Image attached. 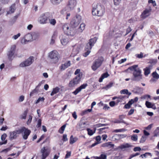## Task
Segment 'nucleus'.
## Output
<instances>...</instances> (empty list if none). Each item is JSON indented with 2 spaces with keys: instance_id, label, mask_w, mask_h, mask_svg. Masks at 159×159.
Listing matches in <instances>:
<instances>
[{
  "instance_id": "1",
  "label": "nucleus",
  "mask_w": 159,
  "mask_h": 159,
  "mask_svg": "<svg viewBox=\"0 0 159 159\" xmlns=\"http://www.w3.org/2000/svg\"><path fill=\"white\" fill-rule=\"evenodd\" d=\"M30 133V130L25 127H22L16 131L10 132L9 138L11 140H12L16 138L17 134H22L23 138L24 139H26Z\"/></svg>"
},
{
  "instance_id": "2",
  "label": "nucleus",
  "mask_w": 159,
  "mask_h": 159,
  "mask_svg": "<svg viewBox=\"0 0 159 159\" xmlns=\"http://www.w3.org/2000/svg\"><path fill=\"white\" fill-rule=\"evenodd\" d=\"M138 67L137 65H134L130 67L128 69L131 70H134L133 76L131 78L132 80L138 81L142 79L141 70Z\"/></svg>"
},
{
  "instance_id": "3",
  "label": "nucleus",
  "mask_w": 159,
  "mask_h": 159,
  "mask_svg": "<svg viewBox=\"0 0 159 159\" xmlns=\"http://www.w3.org/2000/svg\"><path fill=\"white\" fill-rule=\"evenodd\" d=\"M105 12L104 7L100 5L97 4L95 7H93L92 11L93 15L101 16L103 15Z\"/></svg>"
},
{
  "instance_id": "4",
  "label": "nucleus",
  "mask_w": 159,
  "mask_h": 159,
  "mask_svg": "<svg viewBox=\"0 0 159 159\" xmlns=\"http://www.w3.org/2000/svg\"><path fill=\"white\" fill-rule=\"evenodd\" d=\"M62 29L64 33L67 35L74 36L76 33L75 28H70L69 25L67 24H65L62 25Z\"/></svg>"
},
{
  "instance_id": "5",
  "label": "nucleus",
  "mask_w": 159,
  "mask_h": 159,
  "mask_svg": "<svg viewBox=\"0 0 159 159\" xmlns=\"http://www.w3.org/2000/svg\"><path fill=\"white\" fill-rule=\"evenodd\" d=\"M48 57L51 59V61L53 63H57L60 58L59 54L56 50H53L48 54Z\"/></svg>"
},
{
  "instance_id": "6",
  "label": "nucleus",
  "mask_w": 159,
  "mask_h": 159,
  "mask_svg": "<svg viewBox=\"0 0 159 159\" xmlns=\"http://www.w3.org/2000/svg\"><path fill=\"white\" fill-rule=\"evenodd\" d=\"M104 59L102 57H99L96 59L93 63L92 69L94 71L96 70L102 65Z\"/></svg>"
},
{
  "instance_id": "7",
  "label": "nucleus",
  "mask_w": 159,
  "mask_h": 159,
  "mask_svg": "<svg viewBox=\"0 0 159 159\" xmlns=\"http://www.w3.org/2000/svg\"><path fill=\"white\" fill-rule=\"evenodd\" d=\"M34 57L33 56H30L25 61L22 62L20 64V66L24 67L30 65L34 61Z\"/></svg>"
},
{
  "instance_id": "8",
  "label": "nucleus",
  "mask_w": 159,
  "mask_h": 159,
  "mask_svg": "<svg viewBox=\"0 0 159 159\" xmlns=\"http://www.w3.org/2000/svg\"><path fill=\"white\" fill-rule=\"evenodd\" d=\"M81 16H77L74 17L70 22V24L72 28H75L77 27L81 21Z\"/></svg>"
},
{
  "instance_id": "9",
  "label": "nucleus",
  "mask_w": 159,
  "mask_h": 159,
  "mask_svg": "<svg viewBox=\"0 0 159 159\" xmlns=\"http://www.w3.org/2000/svg\"><path fill=\"white\" fill-rule=\"evenodd\" d=\"M41 159H45L49 155L50 152V149L47 147H43L41 150Z\"/></svg>"
},
{
  "instance_id": "10",
  "label": "nucleus",
  "mask_w": 159,
  "mask_h": 159,
  "mask_svg": "<svg viewBox=\"0 0 159 159\" xmlns=\"http://www.w3.org/2000/svg\"><path fill=\"white\" fill-rule=\"evenodd\" d=\"M97 39L98 38L96 37H95L93 38L90 39L89 40V42L85 46V50L90 51L92 47L96 42Z\"/></svg>"
},
{
  "instance_id": "11",
  "label": "nucleus",
  "mask_w": 159,
  "mask_h": 159,
  "mask_svg": "<svg viewBox=\"0 0 159 159\" xmlns=\"http://www.w3.org/2000/svg\"><path fill=\"white\" fill-rule=\"evenodd\" d=\"M49 19L48 13L41 15L39 19V21L40 24H44L47 23V21Z\"/></svg>"
},
{
  "instance_id": "12",
  "label": "nucleus",
  "mask_w": 159,
  "mask_h": 159,
  "mask_svg": "<svg viewBox=\"0 0 159 159\" xmlns=\"http://www.w3.org/2000/svg\"><path fill=\"white\" fill-rule=\"evenodd\" d=\"M77 4L76 0H70L68 2L67 8L68 10L71 11L74 9Z\"/></svg>"
},
{
  "instance_id": "13",
  "label": "nucleus",
  "mask_w": 159,
  "mask_h": 159,
  "mask_svg": "<svg viewBox=\"0 0 159 159\" xmlns=\"http://www.w3.org/2000/svg\"><path fill=\"white\" fill-rule=\"evenodd\" d=\"M152 9L150 7H148L146 9L143 11L141 15V18L144 19L149 16L150 14V13L152 11Z\"/></svg>"
},
{
  "instance_id": "14",
  "label": "nucleus",
  "mask_w": 159,
  "mask_h": 159,
  "mask_svg": "<svg viewBox=\"0 0 159 159\" xmlns=\"http://www.w3.org/2000/svg\"><path fill=\"white\" fill-rule=\"evenodd\" d=\"M87 86V84H83L80 87L76 89L73 92V93L75 95H76L79 92L81 91L82 89H85Z\"/></svg>"
},
{
  "instance_id": "15",
  "label": "nucleus",
  "mask_w": 159,
  "mask_h": 159,
  "mask_svg": "<svg viewBox=\"0 0 159 159\" xmlns=\"http://www.w3.org/2000/svg\"><path fill=\"white\" fill-rule=\"evenodd\" d=\"M77 128L79 129L80 130H82L84 129L86 127V123L83 121L81 120L79 123L77 125Z\"/></svg>"
},
{
  "instance_id": "16",
  "label": "nucleus",
  "mask_w": 159,
  "mask_h": 159,
  "mask_svg": "<svg viewBox=\"0 0 159 159\" xmlns=\"http://www.w3.org/2000/svg\"><path fill=\"white\" fill-rule=\"evenodd\" d=\"M23 40H24V42H29L33 40L32 36L31 34H28L26 35L24 37V39H22L21 40V42L22 43Z\"/></svg>"
},
{
  "instance_id": "17",
  "label": "nucleus",
  "mask_w": 159,
  "mask_h": 159,
  "mask_svg": "<svg viewBox=\"0 0 159 159\" xmlns=\"http://www.w3.org/2000/svg\"><path fill=\"white\" fill-rule=\"evenodd\" d=\"M60 38L61 39V43L63 45H66L68 43L69 41L67 38L65 36L61 35L60 36Z\"/></svg>"
},
{
  "instance_id": "18",
  "label": "nucleus",
  "mask_w": 159,
  "mask_h": 159,
  "mask_svg": "<svg viewBox=\"0 0 159 159\" xmlns=\"http://www.w3.org/2000/svg\"><path fill=\"white\" fill-rule=\"evenodd\" d=\"M7 137V135L6 134H4L1 136V139L3 142H0V145H2L3 144H6L7 143V140H5L6 138Z\"/></svg>"
},
{
  "instance_id": "19",
  "label": "nucleus",
  "mask_w": 159,
  "mask_h": 159,
  "mask_svg": "<svg viewBox=\"0 0 159 159\" xmlns=\"http://www.w3.org/2000/svg\"><path fill=\"white\" fill-rule=\"evenodd\" d=\"M40 84H39L36 87V88L33 90L30 93V97L33 96L34 94H37L39 92V88L40 86Z\"/></svg>"
},
{
  "instance_id": "20",
  "label": "nucleus",
  "mask_w": 159,
  "mask_h": 159,
  "mask_svg": "<svg viewBox=\"0 0 159 159\" xmlns=\"http://www.w3.org/2000/svg\"><path fill=\"white\" fill-rule=\"evenodd\" d=\"M152 69V66H148L146 67L145 68L143 69L144 71V74L145 75H148L150 73V70Z\"/></svg>"
},
{
  "instance_id": "21",
  "label": "nucleus",
  "mask_w": 159,
  "mask_h": 159,
  "mask_svg": "<svg viewBox=\"0 0 159 159\" xmlns=\"http://www.w3.org/2000/svg\"><path fill=\"white\" fill-rule=\"evenodd\" d=\"M70 61H68L66 62L64 64H62L60 66V68L61 70H64L68 68L70 65Z\"/></svg>"
},
{
  "instance_id": "22",
  "label": "nucleus",
  "mask_w": 159,
  "mask_h": 159,
  "mask_svg": "<svg viewBox=\"0 0 159 159\" xmlns=\"http://www.w3.org/2000/svg\"><path fill=\"white\" fill-rule=\"evenodd\" d=\"M114 145V144L111 143V142H109L104 143L102 145V146L103 147H107L109 148L113 147Z\"/></svg>"
},
{
  "instance_id": "23",
  "label": "nucleus",
  "mask_w": 159,
  "mask_h": 159,
  "mask_svg": "<svg viewBox=\"0 0 159 159\" xmlns=\"http://www.w3.org/2000/svg\"><path fill=\"white\" fill-rule=\"evenodd\" d=\"M31 35L33 40H35L38 39L39 38L40 34L38 32H33L32 33Z\"/></svg>"
},
{
  "instance_id": "24",
  "label": "nucleus",
  "mask_w": 159,
  "mask_h": 159,
  "mask_svg": "<svg viewBox=\"0 0 159 159\" xmlns=\"http://www.w3.org/2000/svg\"><path fill=\"white\" fill-rule=\"evenodd\" d=\"M82 76V74H79L77 75L75 78L73 79L75 82L78 84L80 80V79Z\"/></svg>"
},
{
  "instance_id": "25",
  "label": "nucleus",
  "mask_w": 159,
  "mask_h": 159,
  "mask_svg": "<svg viewBox=\"0 0 159 159\" xmlns=\"http://www.w3.org/2000/svg\"><path fill=\"white\" fill-rule=\"evenodd\" d=\"M132 147V146L129 144V143H126L121 145L120 146L118 147V148L121 149H123L126 148Z\"/></svg>"
},
{
  "instance_id": "26",
  "label": "nucleus",
  "mask_w": 159,
  "mask_h": 159,
  "mask_svg": "<svg viewBox=\"0 0 159 159\" xmlns=\"http://www.w3.org/2000/svg\"><path fill=\"white\" fill-rule=\"evenodd\" d=\"M60 89V88L59 87H56L54 88L53 89L51 93V96H53L54 94H55L59 92Z\"/></svg>"
},
{
  "instance_id": "27",
  "label": "nucleus",
  "mask_w": 159,
  "mask_h": 159,
  "mask_svg": "<svg viewBox=\"0 0 159 159\" xmlns=\"http://www.w3.org/2000/svg\"><path fill=\"white\" fill-rule=\"evenodd\" d=\"M109 75H110L107 72H106L103 74L102 75L101 77L99 79V81L100 82H102V80L104 79L107 77L109 76Z\"/></svg>"
},
{
  "instance_id": "28",
  "label": "nucleus",
  "mask_w": 159,
  "mask_h": 159,
  "mask_svg": "<svg viewBox=\"0 0 159 159\" xmlns=\"http://www.w3.org/2000/svg\"><path fill=\"white\" fill-rule=\"evenodd\" d=\"M16 9L15 5H12L10 7L9 11L7 12V14H10L13 13Z\"/></svg>"
},
{
  "instance_id": "29",
  "label": "nucleus",
  "mask_w": 159,
  "mask_h": 159,
  "mask_svg": "<svg viewBox=\"0 0 159 159\" xmlns=\"http://www.w3.org/2000/svg\"><path fill=\"white\" fill-rule=\"evenodd\" d=\"M157 62V60L156 59H151L148 62V63L150 64L148 66H152V68L153 66H154Z\"/></svg>"
},
{
  "instance_id": "30",
  "label": "nucleus",
  "mask_w": 159,
  "mask_h": 159,
  "mask_svg": "<svg viewBox=\"0 0 159 159\" xmlns=\"http://www.w3.org/2000/svg\"><path fill=\"white\" fill-rule=\"evenodd\" d=\"M78 140V138L77 137H73V135H71L70 139V143L71 144H73Z\"/></svg>"
},
{
  "instance_id": "31",
  "label": "nucleus",
  "mask_w": 159,
  "mask_h": 159,
  "mask_svg": "<svg viewBox=\"0 0 159 159\" xmlns=\"http://www.w3.org/2000/svg\"><path fill=\"white\" fill-rule=\"evenodd\" d=\"M85 26V25L84 23H82L81 24L78 28V31L80 32H82L84 30Z\"/></svg>"
},
{
  "instance_id": "32",
  "label": "nucleus",
  "mask_w": 159,
  "mask_h": 159,
  "mask_svg": "<svg viewBox=\"0 0 159 159\" xmlns=\"http://www.w3.org/2000/svg\"><path fill=\"white\" fill-rule=\"evenodd\" d=\"M73 79L69 82V86L70 87H74L75 85H77V84L75 82V81Z\"/></svg>"
},
{
  "instance_id": "33",
  "label": "nucleus",
  "mask_w": 159,
  "mask_h": 159,
  "mask_svg": "<svg viewBox=\"0 0 159 159\" xmlns=\"http://www.w3.org/2000/svg\"><path fill=\"white\" fill-rule=\"evenodd\" d=\"M14 52H11L10 51L8 52L7 53V56L9 59L11 60L12 59V57L14 54Z\"/></svg>"
},
{
  "instance_id": "34",
  "label": "nucleus",
  "mask_w": 159,
  "mask_h": 159,
  "mask_svg": "<svg viewBox=\"0 0 159 159\" xmlns=\"http://www.w3.org/2000/svg\"><path fill=\"white\" fill-rule=\"evenodd\" d=\"M154 104L148 101H146L145 102L146 106L148 108H151L152 106H153Z\"/></svg>"
},
{
  "instance_id": "35",
  "label": "nucleus",
  "mask_w": 159,
  "mask_h": 159,
  "mask_svg": "<svg viewBox=\"0 0 159 159\" xmlns=\"http://www.w3.org/2000/svg\"><path fill=\"white\" fill-rule=\"evenodd\" d=\"M49 20V22L50 24L52 25H55L56 24V21L54 19H48Z\"/></svg>"
},
{
  "instance_id": "36",
  "label": "nucleus",
  "mask_w": 159,
  "mask_h": 159,
  "mask_svg": "<svg viewBox=\"0 0 159 159\" xmlns=\"http://www.w3.org/2000/svg\"><path fill=\"white\" fill-rule=\"evenodd\" d=\"M153 77L156 80H158L159 78V75L156 72H154L152 73Z\"/></svg>"
},
{
  "instance_id": "37",
  "label": "nucleus",
  "mask_w": 159,
  "mask_h": 159,
  "mask_svg": "<svg viewBox=\"0 0 159 159\" xmlns=\"http://www.w3.org/2000/svg\"><path fill=\"white\" fill-rule=\"evenodd\" d=\"M66 127V125H64L62 126L58 130L59 132L61 134H63Z\"/></svg>"
},
{
  "instance_id": "38",
  "label": "nucleus",
  "mask_w": 159,
  "mask_h": 159,
  "mask_svg": "<svg viewBox=\"0 0 159 159\" xmlns=\"http://www.w3.org/2000/svg\"><path fill=\"white\" fill-rule=\"evenodd\" d=\"M113 85V83H110L108 84H107L106 86L103 87L102 89H105L106 90H107L111 88Z\"/></svg>"
},
{
  "instance_id": "39",
  "label": "nucleus",
  "mask_w": 159,
  "mask_h": 159,
  "mask_svg": "<svg viewBox=\"0 0 159 159\" xmlns=\"http://www.w3.org/2000/svg\"><path fill=\"white\" fill-rule=\"evenodd\" d=\"M52 3L54 5H57L60 3L61 0H50Z\"/></svg>"
},
{
  "instance_id": "40",
  "label": "nucleus",
  "mask_w": 159,
  "mask_h": 159,
  "mask_svg": "<svg viewBox=\"0 0 159 159\" xmlns=\"http://www.w3.org/2000/svg\"><path fill=\"white\" fill-rule=\"evenodd\" d=\"M16 45H13L11 46L9 51L15 53L16 50Z\"/></svg>"
},
{
  "instance_id": "41",
  "label": "nucleus",
  "mask_w": 159,
  "mask_h": 159,
  "mask_svg": "<svg viewBox=\"0 0 159 159\" xmlns=\"http://www.w3.org/2000/svg\"><path fill=\"white\" fill-rule=\"evenodd\" d=\"M148 156H152V155L149 152H146L145 154H142L140 156V157H142V158H143V157L146 158Z\"/></svg>"
},
{
  "instance_id": "42",
  "label": "nucleus",
  "mask_w": 159,
  "mask_h": 159,
  "mask_svg": "<svg viewBox=\"0 0 159 159\" xmlns=\"http://www.w3.org/2000/svg\"><path fill=\"white\" fill-rule=\"evenodd\" d=\"M114 123H123L125 124H127V125H128L126 122H125V121H124L123 120H122V119H120V120H116L115 121Z\"/></svg>"
},
{
  "instance_id": "43",
  "label": "nucleus",
  "mask_w": 159,
  "mask_h": 159,
  "mask_svg": "<svg viewBox=\"0 0 159 159\" xmlns=\"http://www.w3.org/2000/svg\"><path fill=\"white\" fill-rule=\"evenodd\" d=\"M131 139L134 141H136L138 139V136L136 134H134L131 136Z\"/></svg>"
},
{
  "instance_id": "44",
  "label": "nucleus",
  "mask_w": 159,
  "mask_h": 159,
  "mask_svg": "<svg viewBox=\"0 0 159 159\" xmlns=\"http://www.w3.org/2000/svg\"><path fill=\"white\" fill-rule=\"evenodd\" d=\"M159 134V127H157L154 131V137H156Z\"/></svg>"
},
{
  "instance_id": "45",
  "label": "nucleus",
  "mask_w": 159,
  "mask_h": 159,
  "mask_svg": "<svg viewBox=\"0 0 159 159\" xmlns=\"http://www.w3.org/2000/svg\"><path fill=\"white\" fill-rule=\"evenodd\" d=\"M45 99L43 97H40L35 102L36 104H37L38 103H39L40 102H43L44 100Z\"/></svg>"
},
{
  "instance_id": "46",
  "label": "nucleus",
  "mask_w": 159,
  "mask_h": 159,
  "mask_svg": "<svg viewBox=\"0 0 159 159\" xmlns=\"http://www.w3.org/2000/svg\"><path fill=\"white\" fill-rule=\"evenodd\" d=\"M139 154L140 153L138 152H137L135 154H133L130 155V156L129 157L128 159H131V158L134 157L139 155Z\"/></svg>"
},
{
  "instance_id": "47",
  "label": "nucleus",
  "mask_w": 159,
  "mask_h": 159,
  "mask_svg": "<svg viewBox=\"0 0 159 159\" xmlns=\"http://www.w3.org/2000/svg\"><path fill=\"white\" fill-rule=\"evenodd\" d=\"M87 130L88 132V134L89 135H92L94 133L93 130L89 129H88Z\"/></svg>"
},
{
  "instance_id": "48",
  "label": "nucleus",
  "mask_w": 159,
  "mask_h": 159,
  "mask_svg": "<svg viewBox=\"0 0 159 159\" xmlns=\"http://www.w3.org/2000/svg\"><path fill=\"white\" fill-rule=\"evenodd\" d=\"M120 93L121 94H127V93H128V90L126 89L121 90L120 91Z\"/></svg>"
},
{
  "instance_id": "49",
  "label": "nucleus",
  "mask_w": 159,
  "mask_h": 159,
  "mask_svg": "<svg viewBox=\"0 0 159 159\" xmlns=\"http://www.w3.org/2000/svg\"><path fill=\"white\" fill-rule=\"evenodd\" d=\"M32 118V116L30 115L29 116V118L27 122V124L28 125H29L31 123Z\"/></svg>"
},
{
  "instance_id": "50",
  "label": "nucleus",
  "mask_w": 159,
  "mask_h": 159,
  "mask_svg": "<svg viewBox=\"0 0 159 159\" xmlns=\"http://www.w3.org/2000/svg\"><path fill=\"white\" fill-rule=\"evenodd\" d=\"M146 140V137L144 136H142L140 140V143H143Z\"/></svg>"
},
{
  "instance_id": "51",
  "label": "nucleus",
  "mask_w": 159,
  "mask_h": 159,
  "mask_svg": "<svg viewBox=\"0 0 159 159\" xmlns=\"http://www.w3.org/2000/svg\"><path fill=\"white\" fill-rule=\"evenodd\" d=\"M85 51L86 52L84 53L83 56L85 57H86L90 53L91 51L88 50H85Z\"/></svg>"
},
{
  "instance_id": "52",
  "label": "nucleus",
  "mask_w": 159,
  "mask_h": 159,
  "mask_svg": "<svg viewBox=\"0 0 159 159\" xmlns=\"http://www.w3.org/2000/svg\"><path fill=\"white\" fill-rule=\"evenodd\" d=\"M125 130V129H115L113 131V132L118 133V132H121L122 131H124Z\"/></svg>"
},
{
  "instance_id": "53",
  "label": "nucleus",
  "mask_w": 159,
  "mask_h": 159,
  "mask_svg": "<svg viewBox=\"0 0 159 159\" xmlns=\"http://www.w3.org/2000/svg\"><path fill=\"white\" fill-rule=\"evenodd\" d=\"M10 0H0V2L3 4H6L10 1Z\"/></svg>"
},
{
  "instance_id": "54",
  "label": "nucleus",
  "mask_w": 159,
  "mask_h": 159,
  "mask_svg": "<svg viewBox=\"0 0 159 159\" xmlns=\"http://www.w3.org/2000/svg\"><path fill=\"white\" fill-rule=\"evenodd\" d=\"M27 114V112L26 111H25L24 114L21 115V118L22 119H25L26 118Z\"/></svg>"
},
{
  "instance_id": "55",
  "label": "nucleus",
  "mask_w": 159,
  "mask_h": 159,
  "mask_svg": "<svg viewBox=\"0 0 159 159\" xmlns=\"http://www.w3.org/2000/svg\"><path fill=\"white\" fill-rule=\"evenodd\" d=\"M20 33H18L17 34L13 36L12 38L13 39L16 40L19 37H20Z\"/></svg>"
},
{
  "instance_id": "56",
  "label": "nucleus",
  "mask_w": 159,
  "mask_h": 159,
  "mask_svg": "<svg viewBox=\"0 0 159 159\" xmlns=\"http://www.w3.org/2000/svg\"><path fill=\"white\" fill-rule=\"evenodd\" d=\"M41 120L40 119H39L38 121V123L36 125L37 127H39L41 126Z\"/></svg>"
},
{
  "instance_id": "57",
  "label": "nucleus",
  "mask_w": 159,
  "mask_h": 159,
  "mask_svg": "<svg viewBox=\"0 0 159 159\" xmlns=\"http://www.w3.org/2000/svg\"><path fill=\"white\" fill-rule=\"evenodd\" d=\"M57 31H55L54 32L52 37L53 38L56 39V37L57 35Z\"/></svg>"
},
{
  "instance_id": "58",
  "label": "nucleus",
  "mask_w": 159,
  "mask_h": 159,
  "mask_svg": "<svg viewBox=\"0 0 159 159\" xmlns=\"http://www.w3.org/2000/svg\"><path fill=\"white\" fill-rule=\"evenodd\" d=\"M99 157H100L101 159H107V156L105 154H101Z\"/></svg>"
},
{
  "instance_id": "59",
  "label": "nucleus",
  "mask_w": 159,
  "mask_h": 159,
  "mask_svg": "<svg viewBox=\"0 0 159 159\" xmlns=\"http://www.w3.org/2000/svg\"><path fill=\"white\" fill-rule=\"evenodd\" d=\"M131 31H132L131 29L129 27L126 30V33L125 36H126L127 34H128Z\"/></svg>"
},
{
  "instance_id": "60",
  "label": "nucleus",
  "mask_w": 159,
  "mask_h": 159,
  "mask_svg": "<svg viewBox=\"0 0 159 159\" xmlns=\"http://www.w3.org/2000/svg\"><path fill=\"white\" fill-rule=\"evenodd\" d=\"M143 54L142 52H141L139 54L136 55V57L139 58H141L143 57Z\"/></svg>"
},
{
  "instance_id": "61",
  "label": "nucleus",
  "mask_w": 159,
  "mask_h": 159,
  "mask_svg": "<svg viewBox=\"0 0 159 159\" xmlns=\"http://www.w3.org/2000/svg\"><path fill=\"white\" fill-rule=\"evenodd\" d=\"M62 140L64 141H66L68 140V139L67 137V135L66 134H63V136Z\"/></svg>"
},
{
  "instance_id": "62",
  "label": "nucleus",
  "mask_w": 159,
  "mask_h": 159,
  "mask_svg": "<svg viewBox=\"0 0 159 159\" xmlns=\"http://www.w3.org/2000/svg\"><path fill=\"white\" fill-rule=\"evenodd\" d=\"M134 111V109H131L129 112L128 115L129 116L133 114Z\"/></svg>"
},
{
  "instance_id": "63",
  "label": "nucleus",
  "mask_w": 159,
  "mask_h": 159,
  "mask_svg": "<svg viewBox=\"0 0 159 159\" xmlns=\"http://www.w3.org/2000/svg\"><path fill=\"white\" fill-rule=\"evenodd\" d=\"M141 148L139 147H136L134 148L133 150L134 151L136 152L137 151H140L141 150Z\"/></svg>"
},
{
  "instance_id": "64",
  "label": "nucleus",
  "mask_w": 159,
  "mask_h": 159,
  "mask_svg": "<svg viewBox=\"0 0 159 159\" xmlns=\"http://www.w3.org/2000/svg\"><path fill=\"white\" fill-rule=\"evenodd\" d=\"M24 96L23 95L20 96L19 97V101L20 102H22L24 99Z\"/></svg>"
}]
</instances>
